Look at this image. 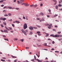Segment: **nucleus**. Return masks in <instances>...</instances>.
I'll return each instance as SVG.
<instances>
[{"mask_svg":"<svg viewBox=\"0 0 62 62\" xmlns=\"http://www.w3.org/2000/svg\"><path fill=\"white\" fill-rule=\"evenodd\" d=\"M4 32L5 33H8V31L7 30H4Z\"/></svg>","mask_w":62,"mask_h":62,"instance_id":"nucleus-5","label":"nucleus"},{"mask_svg":"<svg viewBox=\"0 0 62 62\" xmlns=\"http://www.w3.org/2000/svg\"><path fill=\"white\" fill-rule=\"evenodd\" d=\"M57 16H58V15H54V17H56Z\"/></svg>","mask_w":62,"mask_h":62,"instance_id":"nucleus-25","label":"nucleus"},{"mask_svg":"<svg viewBox=\"0 0 62 62\" xmlns=\"http://www.w3.org/2000/svg\"><path fill=\"white\" fill-rule=\"evenodd\" d=\"M34 6V4H32L31 5H30V7H33Z\"/></svg>","mask_w":62,"mask_h":62,"instance_id":"nucleus-58","label":"nucleus"},{"mask_svg":"<svg viewBox=\"0 0 62 62\" xmlns=\"http://www.w3.org/2000/svg\"><path fill=\"white\" fill-rule=\"evenodd\" d=\"M23 19H25V17L24 16L23 17Z\"/></svg>","mask_w":62,"mask_h":62,"instance_id":"nucleus-46","label":"nucleus"},{"mask_svg":"<svg viewBox=\"0 0 62 62\" xmlns=\"http://www.w3.org/2000/svg\"><path fill=\"white\" fill-rule=\"evenodd\" d=\"M4 2V1L2 0V1H0V3H3Z\"/></svg>","mask_w":62,"mask_h":62,"instance_id":"nucleus-51","label":"nucleus"},{"mask_svg":"<svg viewBox=\"0 0 62 62\" xmlns=\"http://www.w3.org/2000/svg\"><path fill=\"white\" fill-rule=\"evenodd\" d=\"M34 59H33L32 60H31V61H33V62H35V61H34Z\"/></svg>","mask_w":62,"mask_h":62,"instance_id":"nucleus-42","label":"nucleus"},{"mask_svg":"<svg viewBox=\"0 0 62 62\" xmlns=\"http://www.w3.org/2000/svg\"><path fill=\"white\" fill-rule=\"evenodd\" d=\"M37 34H40V31H38L37 32Z\"/></svg>","mask_w":62,"mask_h":62,"instance_id":"nucleus-32","label":"nucleus"},{"mask_svg":"<svg viewBox=\"0 0 62 62\" xmlns=\"http://www.w3.org/2000/svg\"><path fill=\"white\" fill-rule=\"evenodd\" d=\"M57 38H58V37H59V35L58 34L57 35Z\"/></svg>","mask_w":62,"mask_h":62,"instance_id":"nucleus-56","label":"nucleus"},{"mask_svg":"<svg viewBox=\"0 0 62 62\" xmlns=\"http://www.w3.org/2000/svg\"><path fill=\"white\" fill-rule=\"evenodd\" d=\"M48 28L49 29H50L51 28V26H48Z\"/></svg>","mask_w":62,"mask_h":62,"instance_id":"nucleus-33","label":"nucleus"},{"mask_svg":"<svg viewBox=\"0 0 62 62\" xmlns=\"http://www.w3.org/2000/svg\"><path fill=\"white\" fill-rule=\"evenodd\" d=\"M58 6L57 5L55 6V8L56 9H58Z\"/></svg>","mask_w":62,"mask_h":62,"instance_id":"nucleus-17","label":"nucleus"},{"mask_svg":"<svg viewBox=\"0 0 62 62\" xmlns=\"http://www.w3.org/2000/svg\"><path fill=\"white\" fill-rule=\"evenodd\" d=\"M8 16H10L11 15V14L10 13H9L8 14Z\"/></svg>","mask_w":62,"mask_h":62,"instance_id":"nucleus-24","label":"nucleus"},{"mask_svg":"<svg viewBox=\"0 0 62 62\" xmlns=\"http://www.w3.org/2000/svg\"><path fill=\"white\" fill-rule=\"evenodd\" d=\"M4 16L6 17H7L8 16V15L7 14H5L4 15Z\"/></svg>","mask_w":62,"mask_h":62,"instance_id":"nucleus-31","label":"nucleus"},{"mask_svg":"<svg viewBox=\"0 0 62 62\" xmlns=\"http://www.w3.org/2000/svg\"><path fill=\"white\" fill-rule=\"evenodd\" d=\"M3 24L4 25H7V24H6V23L5 22H3Z\"/></svg>","mask_w":62,"mask_h":62,"instance_id":"nucleus-9","label":"nucleus"},{"mask_svg":"<svg viewBox=\"0 0 62 62\" xmlns=\"http://www.w3.org/2000/svg\"><path fill=\"white\" fill-rule=\"evenodd\" d=\"M23 0H20V2L21 3H22L23 1Z\"/></svg>","mask_w":62,"mask_h":62,"instance_id":"nucleus-11","label":"nucleus"},{"mask_svg":"<svg viewBox=\"0 0 62 62\" xmlns=\"http://www.w3.org/2000/svg\"><path fill=\"white\" fill-rule=\"evenodd\" d=\"M62 37V35H59V38H61V37Z\"/></svg>","mask_w":62,"mask_h":62,"instance_id":"nucleus-40","label":"nucleus"},{"mask_svg":"<svg viewBox=\"0 0 62 62\" xmlns=\"http://www.w3.org/2000/svg\"><path fill=\"white\" fill-rule=\"evenodd\" d=\"M8 28L9 29H10V30H12V28L10 27H9Z\"/></svg>","mask_w":62,"mask_h":62,"instance_id":"nucleus-52","label":"nucleus"},{"mask_svg":"<svg viewBox=\"0 0 62 62\" xmlns=\"http://www.w3.org/2000/svg\"><path fill=\"white\" fill-rule=\"evenodd\" d=\"M29 47H26L25 48V49H29Z\"/></svg>","mask_w":62,"mask_h":62,"instance_id":"nucleus-41","label":"nucleus"},{"mask_svg":"<svg viewBox=\"0 0 62 62\" xmlns=\"http://www.w3.org/2000/svg\"><path fill=\"white\" fill-rule=\"evenodd\" d=\"M44 46H46V45H47V43H46V44H44Z\"/></svg>","mask_w":62,"mask_h":62,"instance_id":"nucleus-57","label":"nucleus"},{"mask_svg":"<svg viewBox=\"0 0 62 62\" xmlns=\"http://www.w3.org/2000/svg\"><path fill=\"white\" fill-rule=\"evenodd\" d=\"M3 37H4V38H6V36H5V35H3Z\"/></svg>","mask_w":62,"mask_h":62,"instance_id":"nucleus-60","label":"nucleus"},{"mask_svg":"<svg viewBox=\"0 0 62 62\" xmlns=\"http://www.w3.org/2000/svg\"><path fill=\"white\" fill-rule=\"evenodd\" d=\"M8 8H9V9H12V7H8Z\"/></svg>","mask_w":62,"mask_h":62,"instance_id":"nucleus-21","label":"nucleus"},{"mask_svg":"<svg viewBox=\"0 0 62 62\" xmlns=\"http://www.w3.org/2000/svg\"><path fill=\"white\" fill-rule=\"evenodd\" d=\"M46 37H48L49 36V34L48 33H46Z\"/></svg>","mask_w":62,"mask_h":62,"instance_id":"nucleus-20","label":"nucleus"},{"mask_svg":"<svg viewBox=\"0 0 62 62\" xmlns=\"http://www.w3.org/2000/svg\"><path fill=\"white\" fill-rule=\"evenodd\" d=\"M61 33V31H60V32H57L58 34H60V33Z\"/></svg>","mask_w":62,"mask_h":62,"instance_id":"nucleus-27","label":"nucleus"},{"mask_svg":"<svg viewBox=\"0 0 62 62\" xmlns=\"http://www.w3.org/2000/svg\"><path fill=\"white\" fill-rule=\"evenodd\" d=\"M15 22H16V23H20L19 21L17 20Z\"/></svg>","mask_w":62,"mask_h":62,"instance_id":"nucleus-12","label":"nucleus"},{"mask_svg":"<svg viewBox=\"0 0 62 62\" xmlns=\"http://www.w3.org/2000/svg\"><path fill=\"white\" fill-rule=\"evenodd\" d=\"M41 20L42 21H45V20L44 19H41Z\"/></svg>","mask_w":62,"mask_h":62,"instance_id":"nucleus-63","label":"nucleus"},{"mask_svg":"<svg viewBox=\"0 0 62 62\" xmlns=\"http://www.w3.org/2000/svg\"><path fill=\"white\" fill-rule=\"evenodd\" d=\"M3 18L2 17H1L0 18V20H3Z\"/></svg>","mask_w":62,"mask_h":62,"instance_id":"nucleus-55","label":"nucleus"},{"mask_svg":"<svg viewBox=\"0 0 62 62\" xmlns=\"http://www.w3.org/2000/svg\"><path fill=\"white\" fill-rule=\"evenodd\" d=\"M54 36V34H51L50 35V37H52V36H53H53Z\"/></svg>","mask_w":62,"mask_h":62,"instance_id":"nucleus-44","label":"nucleus"},{"mask_svg":"<svg viewBox=\"0 0 62 62\" xmlns=\"http://www.w3.org/2000/svg\"><path fill=\"white\" fill-rule=\"evenodd\" d=\"M38 27H39V28H40L41 27V26H39L38 25H36Z\"/></svg>","mask_w":62,"mask_h":62,"instance_id":"nucleus-23","label":"nucleus"},{"mask_svg":"<svg viewBox=\"0 0 62 62\" xmlns=\"http://www.w3.org/2000/svg\"><path fill=\"white\" fill-rule=\"evenodd\" d=\"M24 40H23V39H21L20 40L22 42H23V41Z\"/></svg>","mask_w":62,"mask_h":62,"instance_id":"nucleus-26","label":"nucleus"},{"mask_svg":"<svg viewBox=\"0 0 62 62\" xmlns=\"http://www.w3.org/2000/svg\"><path fill=\"white\" fill-rule=\"evenodd\" d=\"M21 31L26 36L27 35V34H26V33L25 32V31H23V29L21 30Z\"/></svg>","mask_w":62,"mask_h":62,"instance_id":"nucleus-2","label":"nucleus"},{"mask_svg":"<svg viewBox=\"0 0 62 62\" xmlns=\"http://www.w3.org/2000/svg\"><path fill=\"white\" fill-rule=\"evenodd\" d=\"M25 31L26 33H27V32H28V30H26Z\"/></svg>","mask_w":62,"mask_h":62,"instance_id":"nucleus-30","label":"nucleus"},{"mask_svg":"<svg viewBox=\"0 0 62 62\" xmlns=\"http://www.w3.org/2000/svg\"><path fill=\"white\" fill-rule=\"evenodd\" d=\"M52 37L53 38H56L57 37V35H54L53 36H52Z\"/></svg>","mask_w":62,"mask_h":62,"instance_id":"nucleus-10","label":"nucleus"},{"mask_svg":"<svg viewBox=\"0 0 62 62\" xmlns=\"http://www.w3.org/2000/svg\"><path fill=\"white\" fill-rule=\"evenodd\" d=\"M58 6L59 7H61V5L60 4H59L58 5Z\"/></svg>","mask_w":62,"mask_h":62,"instance_id":"nucleus-38","label":"nucleus"},{"mask_svg":"<svg viewBox=\"0 0 62 62\" xmlns=\"http://www.w3.org/2000/svg\"><path fill=\"white\" fill-rule=\"evenodd\" d=\"M34 58L35 60H36V57L35 56V55H34Z\"/></svg>","mask_w":62,"mask_h":62,"instance_id":"nucleus-28","label":"nucleus"},{"mask_svg":"<svg viewBox=\"0 0 62 62\" xmlns=\"http://www.w3.org/2000/svg\"><path fill=\"white\" fill-rule=\"evenodd\" d=\"M23 27L24 29H25L27 28V24H26V23H24L23 26Z\"/></svg>","mask_w":62,"mask_h":62,"instance_id":"nucleus-1","label":"nucleus"},{"mask_svg":"<svg viewBox=\"0 0 62 62\" xmlns=\"http://www.w3.org/2000/svg\"><path fill=\"white\" fill-rule=\"evenodd\" d=\"M37 61L38 62H40V60H39L38 59H36Z\"/></svg>","mask_w":62,"mask_h":62,"instance_id":"nucleus-15","label":"nucleus"},{"mask_svg":"<svg viewBox=\"0 0 62 62\" xmlns=\"http://www.w3.org/2000/svg\"><path fill=\"white\" fill-rule=\"evenodd\" d=\"M0 26H1V27H4V26H3V25L2 24H1Z\"/></svg>","mask_w":62,"mask_h":62,"instance_id":"nucleus-35","label":"nucleus"},{"mask_svg":"<svg viewBox=\"0 0 62 62\" xmlns=\"http://www.w3.org/2000/svg\"><path fill=\"white\" fill-rule=\"evenodd\" d=\"M1 61H3V62H5V60H3V59H1Z\"/></svg>","mask_w":62,"mask_h":62,"instance_id":"nucleus-37","label":"nucleus"},{"mask_svg":"<svg viewBox=\"0 0 62 62\" xmlns=\"http://www.w3.org/2000/svg\"><path fill=\"white\" fill-rule=\"evenodd\" d=\"M40 15H42V16H43V15H44V14H43V13L41 12L40 13Z\"/></svg>","mask_w":62,"mask_h":62,"instance_id":"nucleus-13","label":"nucleus"},{"mask_svg":"<svg viewBox=\"0 0 62 62\" xmlns=\"http://www.w3.org/2000/svg\"><path fill=\"white\" fill-rule=\"evenodd\" d=\"M2 58L3 59H6L5 57H3Z\"/></svg>","mask_w":62,"mask_h":62,"instance_id":"nucleus-47","label":"nucleus"},{"mask_svg":"<svg viewBox=\"0 0 62 62\" xmlns=\"http://www.w3.org/2000/svg\"><path fill=\"white\" fill-rule=\"evenodd\" d=\"M49 24H45V25H46V26H47L48 25H49Z\"/></svg>","mask_w":62,"mask_h":62,"instance_id":"nucleus-53","label":"nucleus"},{"mask_svg":"<svg viewBox=\"0 0 62 62\" xmlns=\"http://www.w3.org/2000/svg\"><path fill=\"white\" fill-rule=\"evenodd\" d=\"M37 4L34 5V8H36V7H37Z\"/></svg>","mask_w":62,"mask_h":62,"instance_id":"nucleus-18","label":"nucleus"},{"mask_svg":"<svg viewBox=\"0 0 62 62\" xmlns=\"http://www.w3.org/2000/svg\"><path fill=\"white\" fill-rule=\"evenodd\" d=\"M15 9L16 10H19V8H15Z\"/></svg>","mask_w":62,"mask_h":62,"instance_id":"nucleus-29","label":"nucleus"},{"mask_svg":"<svg viewBox=\"0 0 62 62\" xmlns=\"http://www.w3.org/2000/svg\"><path fill=\"white\" fill-rule=\"evenodd\" d=\"M24 6H25V7H28V6H29V5L27 3H25V5H24Z\"/></svg>","mask_w":62,"mask_h":62,"instance_id":"nucleus-3","label":"nucleus"},{"mask_svg":"<svg viewBox=\"0 0 62 62\" xmlns=\"http://www.w3.org/2000/svg\"><path fill=\"white\" fill-rule=\"evenodd\" d=\"M4 39L5 40H7V41H8V39H6V38H4Z\"/></svg>","mask_w":62,"mask_h":62,"instance_id":"nucleus-19","label":"nucleus"},{"mask_svg":"<svg viewBox=\"0 0 62 62\" xmlns=\"http://www.w3.org/2000/svg\"><path fill=\"white\" fill-rule=\"evenodd\" d=\"M18 19H20L21 21H22V19L20 17H19L18 18Z\"/></svg>","mask_w":62,"mask_h":62,"instance_id":"nucleus-61","label":"nucleus"},{"mask_svg":"<svg viewBox=\"0 0 62 62\" xmlns=\"http://www.w3.org/2000/svg\"><path fill=\"white\" fill-rule=\"evenodd\" d=\"M54 43H55V42H54V41H52V44H54Z\"/></svg>","mask_w":62,"mask_h":62,"instance_id":"nucleus-45","label":"nucleus"},{"mask_svg":"<svg viewBox=\"0 0 62 62\" xmlns=\"http://www.w3.org/2000/svg\"><path fill=\"white\" fill-rule=\"evenodd\" d=\"M59 4H60L61 3H62V0H61L60 1H59Z\"/></svg>","mask_w":62,"mask_h":62,"instance_id":"nucleus-34","label":"nucleus"},{"mask_svg":"<svg viewBox=\"0 0 62 62\" xmlns=\"http://www.w3.org/2000/svg\"><path fill=\"white\" fill-rule=\"evenodd\" d=\"M43 6V4H42L41 3L40 4V7H42Z\"/></svg>","mask_w":62,"mask_h":62,"instance_id":"nucleus-43","label":"nucleus"},{"mask_svg":"<svg viewBox=\"0 0 62 62\" xmlns=\"http://www.w3.org/2000/svg\"><path fill=\"white\" fill-rule=\"evenodd\" d=\"M29 29H30V30H33V28L31 26L30 27H29Z\"/></svg>","mask_w":62,"mask_h":62,"instance_id":"nucleus-4","label":"nucleus"},{"mask_svg":"<svg viewBox=\"0 0 62 62\" xmlns=\"http://www.w3.org/2000/svg\"><path fill=\"white\" fill-rule=\"evenodd\" d=\"M53 31H55V32L56 31H55V29H53Z\"/></svg>","mask_w":62,"mask_h":62,"instance_id":"nucleus-59","label":"nucleus"},{"mask_svg":"<svg viewBox=\"0 0 62 62\" xmlns=\"http://www.w3.org/2000/svg\"><path fill=\"white\" fill-rule=\"evenodd\" d=\"M4 5H3L2 4L1 6V7H4Z\"/></svg>","mask_w":62,"mask_h":62,"instance_id":"nucleus-62","label":"nucleus"},{"mask_svg":"<svg viewBox=\"0 0 62 62\" xmlns=\"http://www.w3.org/2000/svg\"><path fill=\"white\" fill-rule=\"evenodd\" d=\"M33 28H34V29H37V28L36 27H34Z\"/></svg>","mask_w":62,"mask_h":62,"instance_id":"nucleus-48","label":"nucleus"},{"mask_svg":"<svg viewBox=\"0 0 62 62\" xmlns=\"http://www.w3.org/2000/svg\"><path fill=\"white\" fill-rule=\"evenodd\" d=\"M5 8H6V9H8V7H7V6H6L3 8V9H5Z\"/></svg>","mask_w":62,"mask_h":62,"instance_id":"nucleus-7","label":"nucleus"},{"mask_svg":"<svg viewBox=\"0 0 62 62\" xmlns=\"http://www.w3.org/2000/svg\"><path fill=\"white\" fill-rule=\"evenodd\" d=\"M5 28L7 30H8V31H9V29H8V28H7V26H5Z\"/></svg>","mask_w":62,"mask_h":62,"instance_id":"nucleus-8","label":"nucleus"},{"mask_svg":"<svg viewBox=\"0 0 62 62\" xmlns=\"http://www.w3.org/2000/svg\"><path fill=\"white\" fill-rule=\"evenodd\" d=\"M48 40H51V41H52V40L51 39H48Z\"/></svg>","mask_w":62,"mask_h":62,"instance_id":"nucleus-54","label":"nucleus"},{"mask_svg":"<svg viewBox=\"0 0 62 62\" xmlns=\"http://www.w3.org/2000/svg\"><path fill=\"white\" fill-rule=\"evenodd\" d=\"M30 33H29V35H32V34H33V32H32V31H30Z\"/></svg>","mask_w":62,"mask_h":62,"instance_id":"nucleus-6","label":"nucleus"},{"mask_svg":"<svg viewBox=\"0 0 62 62\" xmlns=\"http://www.w3.org/2000/svg\"><path fill=\"white\" fill-rule=\"evenodd\" d=\"M53 1L54 2H55V3L57 2V1H56V0H53Z\"/></svg>","mask_w":62,"mask_h":62,"instance_id":"nucleus-36","label":"nucleus"},{"mask_svg":"<svg viewBox=\"0 0 62 62\" xmlns=\"http://www.w3.org/2000/svg\"><path fill=\"white\" fill-rule=\"evenodd\" d=\"M57 3V2H55V3H54V5H56V4Z\"/></svg>","mask_w":62,"mask_h":62,"instance_id":"nucleus-64","label":"nucleus"},{"mask_svg":"<svg viewBox=\"0 0 62 62\" xmlns=\"http://www.w3.org/2000/svg\"><path fill=\"white\" fill-rule=\"evenodd\" d=\"M6 20V18H3L2 19L3 21H5Z\"/></svg>","mask_w":62,"mask_h":62,"instance_id":"nucleus-22","label":"nucleus"},{"mask_svg":"<svg viewBox=\"0 0 62 62\" xmlns=\"http://www.w3.org/2000/svg\"><path fill=\"white\" fill-rule=\"evenodd\" d=\"M55 53H59V52L58 51H55Z\"/></svg>","mask_w":62,"mask_h":62,"instance_id":"nucleus-49","label":"nucleus"},{"mask_svg":"<svg viewBox=\"0 0 62 62\" xmlns=\"http://www.w3.org/2000/svg\"><path fill=\"white\" fill-rule=\"evenodd\" d=\"M36 19L37 20H40V19L39 18H36Z\"/></svg>","mask_w":62,"mask_h":62,"instance_id":"nucleus-50","label":"nucleus"},{"mask_svg":"<svg viewBox=\"0 0 62 62\" xmlns=\"http://www.w3.org/2000/svg\"><path fill=\"white\" fill-rule=\"evenodd\" d=\"M14 40H18V39L17 38H15L14 39Z\"/></svg>","mask_w":62,"mask_h":62,"instance_id":"nucleus-14","label":"nucleus"},{"mask_svg":"<svg viewBox=\"0 0 62 62\" xmlns=\"http://www.w3.org/2000/svg\"><path fill=\"white\" fill-rule=\"evenodd\" d=\"M51 9H49L48 10V11L49 12V13H50V12H51Z\"/></svg>","mask_w":62,"mask_h":62,"instance_id":"nucleus-16","label":"nucleus"},{"mask_svg":"<svg viewBox=\"0 0 62 62\" xmlns=\"http://www.w3.org/2000/svg\"><path fill=\"white\" fill-rule=\"evenodd\" d=\"M52 25V24H50L49 26H51Z\"/></svg>","mask_w":62,"mask_h":62,"instance_id":"nucleus-39","label":"nucleus"}]
</instances>
